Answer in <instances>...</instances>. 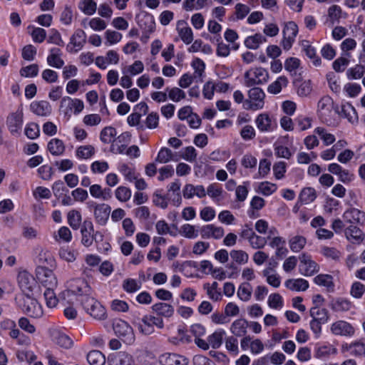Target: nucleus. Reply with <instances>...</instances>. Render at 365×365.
Masks as SVG:
<instances>
[{
  "instance_id": "53",
  "label": "nucleus",
  "mask_w": 365,
  "mask_h": 365,
  "mask_svg": "<svg viewBox=\"0 0 365 365\" xmlns=\"http://www.w3.org/2000/svg\"><path fill=\"white\" fill-rule=\"evenodd\" d=\"M117 135L116 130L110 126L104 128L101 132V140L104 143H113Z\"/></svg>"
},
{
  "instance_id": "59",
  "label": "nucleus",
  "mask_w": 365,
  "mask_h": 365,
  "mask_svg": "<svg viewBox=\"0 0 365 365\" xmlns=\"http://www.w3.org/2000/svg\"><path fill=\"white\" fill-rule=\"evenodd\" d=\"M118 170L130 182L134 181L136 179L137 175L135 169L125 163L120 164Z\"/></svg>"
},
{
  "instance_id": "64",
  "label": "nucleus",
  "mask_w": 365,
  "mask_h": 365,
  "mask_svg": "<svg viewBox=\"0 0 365 365\" xmlns=\"http://www.w3.org/2000/svg\"><path fill=\"white\" fill-rule=\"evenodd\" d=\"M197 156V150L193 146L184 148L180 154V157L185 160L193 163L196 160Z\"/></svg>"
},
{
  "instance_id": "12",
  "label": "nucleus",
  "mask_w": 365,
  "mask_h": 365,
  "mask_svg": "<svg viewBox=\"0 0 365 365\" xmlns=\"http://www.w3.org/2000/svg\"><path fill=\"white\" fill-rule=\"evenodd\" d=\"M283 39L282 46L284 50H289L298 33V26L294 21H289L285 24L282 31Z\"/></svg>"
},
{
  "instance_id": "47",
  "label": "nucleus",
  "mask_w": 365,
  "mask_h": 365,
  "mask_svg": "<svg viewBox=\"0 0 365 365\" xmlns=\"http://www.w3.org/2000/svg\"><path fill=\"white\" fill-rule=\"evenodd\" d=\"M48 150L53 155H60L63 153L65 146L61 140L53 138L48 143Z\"/></svg>"
},
{
  "instance_id": "45",
  "label": "nucleus",
  "mask_w": 365,
  "mask_h": 365,
  "mask_svg": "<svg viewBox=\"0 0 365 365\" xmlns=\"http://www.w3.org/2000/svg\"><path fill=\"white\" fill-rule=\"evenodd\" d=\"M262 275L266 277L267 282L273 287H279L281 284V278L271 268H266L262 271Z\"/></svg>"
},
{
  "instance_id": "29",
  "label": "nucleus",
  "mask_w": 365,
  "mask_h": 365,
  "mask_svg": "<svg viewBox=\"0 0 365 365\" xmlns=\"http://www.w3.org/2000/svg\"><path fill=\"white\" fill-rule=\"evenodd\" d=\"M301 46L306 56L312 60V64L316 66H320L322 64L321 58L317 56L314 48L308 41L303 40L301 41Z\"/></svg>"
},
{
  "instance_id": "55",
  "label": "nucleus",
  "mask_w": 365,
  "mask_h": 365,
  "mask_svg": "<svg viewBox=\"0 0 365 365\" xmlns=\"http://www.w3.org/2000/svg\"><path fill=\"white\" fill-rule=\"evenodd\" d=\"M173 160V153L171 150L168 148H162L155 158V161L159 163H167Z\"/></svg>"
},
{
  "instance_id": "42",
  "label": "nucleus",
  "mask_w": 365,
  "mask_h": 365,
  "mask_svg": "<svg viewBox=\"0 0 365 365\" xmlns=\"http://www.w3.org/2000/svg\"><path fill=\"white\" fill-rule=\"evenodd\" d=\"M252 291L250 283L244 282L239 286L237 294L240 300L248 302L251 299Z\"/></svg>"
},
{
  "instance_id": "56",
  "label": "nucleus",
  "mask_w": 365,
  "mask_h": 365,
  "mask_svg": "<svg viewBox=\"0 0 365 365\" xmlns=\"http://www.w3.org/2000/svg\"><path fill=\"white\" fill-rule=\"evenodd\" d=\"M95 153V148L91 145H81L76 149V156L81 159H88Z\"/></svg>"
},
{
  "instance_id": "32",
  "label": "nucleus",
  "mask_w": 365,
  "mask_h": 365,
  "mask_svg": "<svg viewBox=\"0 0 365 365\" xmlns=\"http://www.w3.org/2000/svg\"><path fill=\"white\" fill-rule=\"evenodd\" d=\"M48 64L56 68H61L64 65V61L61 58V52L59 48H54L50 50V53L47 57Z\"/></svg>"
},
{
  "instance_id": "57",
  "label": "nucleus",
  "mask_w": 365,
  "mask_h": 365,
  "mask_svg": "<svg viewBox=\"0 0 365 365\" xmlns=\"http://www.w3.org/2000/svg\"><path fill=\"white\" fill-rule=\"evenodd\" d=\"M218 284L216 282H212L211 284H205L203 287L207 292V294L214 301H219L221 299L220 292L217 290Z\"/></svg>"
},
{
  "instance_id": "30",
  "label": "nucleus",
  "mask_w": 365,
  "mask_h": 365,
  "mask_svg": "<svg viewBox=\"0 0 365 365\" xmlns=\"http://www.w3.org/2000/svg\"><path fill=\"white\" fill-rule=\"evenodd\" d=\"M284 285L289 290L294 292H304L309 288L308 281L302 278L287 279Z\"/></svg>"
},
{
  "instance_id": "50",
  "label": "nucleus",
  "mask_w": 365,
  "mask_h": 365,
  "mask_svg": "<svg viewBox=\"0 0 365 365\" xmlns=\"http://www.w3.org/2000/svg\"><path fill=\"white\" fill-rule=\"evenodd\" d=\"M346 349L355 356H361L365 354V343L360 341L351 343L346 346Z\"/></svg>"
},
{
  "instance_id": "5",
  "label": "nucleus",
  "mask_w": 365,
  "mask_h": 365,
  "mask_svg": "<svg viewBox=\"0 0 365 365\" xmlns=\"http://www.w3.org/2000/svg\"><path fill=\"white\" fill-rule=\"evenodd\" d=\"M268 79V71L261 67L250 69L245 73V85L247 87L265 83Z\"/></svg>"
},
{
  "instance_id": "8",
  "label": "nucleus",
  "mask_w": 365,
  "mask_h": 365,
  "mask_svg": "<svg viewBox=\"0 0 365 365\" xmlns=\"http://www.w3.org/2000/svg\"><path fill=\"white\" fill-rule=\"evenodd\" d=\"M334 101L329 96L322 97L317 103V114L323 122L329 123L333 115Z\"/></svg>"
},
{
  "instance_id": "18",
  "label": "nucleus",
  "mask_w": 365,
  "mask_h": 365,
  "mask_svg": "<svg viewBox=\"0 0 365 365\" xmlns=\"http://www.w3.org/2000/svg\"><path fill=\"white\" fill-rule=\"evenodd\" d=\"M330 329L334 335L352 336L354 334V327L349 323L342 320L333 323Z\"/></svg>"
},
{
  "instance_id": "9",
  "label": "nucleus",
  "mask_w": 365,
  "mask_h": 365,
  "mask_svg": "<svg viewBox=\"0 0 365 365\" xmlns=\"http://www.w3.org/2000/svg\"><path fill=\"white\" fill-rule=\"evenodd\" d=\"M68 290L63 292V294L72 293L83 297H88L91 294V288L88 282L83 279H75L68 282Z\"/></svg>"
},
{
  "instance_id": "31",
  "label": "nucleus",
  "mask_w": 365,
  "mask_h": 365,
  "mask_svg": "<svg viewBox=\"0 0 365 365\" xmlns=\"http://www.w3.org/2000/svg\"><path fill=\"white\" fill-rule=\"evenodd\" d=\"M177 31L181 40L186 44L193 41V33L190 27L183 21H178Z\"/></svg>"
},
{
  "instance_id": "14",
  "label": "nucleus",
  "mask_w": 365,
  "mask_h": 365,
  "mask_svg": "<svg viewBox=\"0 0 365 365\" xmlns=\"http://www.w3.org/2000/svg\"><path fill=\"white\" fill-rule=\"evenodd\" d=\"M86 42V34L81 29H76L70 38L67 49L71 53H77L83 48Z\"/></svg>"
},
{
  "instance_id": "44",
  "label": "nucleus",
  "mask_w": 365,
  "mask_h": 365,
  "mask_svg": "<svg viewBox=\"0 0 365 365\" xmlns=\"http://www.w3.org/2000/svg\"><path fill=\"white\" fill-rule=\"evenodd\" d=\"M68 225L73 230H77L81 224L82 216L81 212L76 210H71L67 214Z\"/></svg>"
},
{
  "instance_id": "15",
  "label": "nucleus",
  "mask_w": 365,
  "mask_h": 365,
  "mask_svg": "<svg viewBox=\"0 0 365 365\" xmlns=\"http://www.w3.org/2000/svg\"><path fill=\"white\" fill-rule=\"evenodd\" d=\"M22 124L23 111L21 110L12 112L7 116L6 125L13 135L20 133Z\"/></svg>"
},
{
  "instance_id": "60",
  "label": "nucleus",
  "mask_w": 365,
  "mask_h": 365,
  "mask_svg": "<svg viewBox=\"0 0 365 365\" xmlns=\"http://www.w3.org/2000/svg\"><path fill=\"white\" fill-rule=\"evenodd\" d=\"M316 192L312 187L304 188L299 195V199L302 202L308 204L313 202L316 199Z\"/></svg>"
},
{
  "instance_id": "16",
  "label": "nucleus",
  "mask_w": 365,
  "mask_h": 365,
  "mask_svg": "<svg viewBox=\"0 0 365 365\" xmlns=\"http://www.w3.org/2000/svg\"><path fill=\"white\" fill-rule=\"evenodd\" d=\"M93 225L90 220H85L81 227V243L85 247H90L93 240L97 239V233H93Z\"/></svg>"
},
{
  "instance_id": "7",
  "label": "nucleus",
  "mask_w": 365,
  "mask_h": 365,
  "mask_svg": "<svg viewBox=\"0 0 365 365\" xmlns=\"http://www.w3.org/2000/svg\"><path fill=\"white\" fill-rule=\"evenodd\" d=\"M83 108V102L78 98H71L69 96H64L60 103V110L65 115L68 116H71L72 113L75 115H78Z\"/></svg>"
},
{
  "instance_id": "38",
  "label": "nucleus",
  "mask_w": 365,
  "mask_h": 365,
  "mask_svg": "<svg viewBox=\"0 0 365 365\" xmlns=\"http://www.w3.org/2000/svg\"><path fill=\"white\" fill-rule=\"evenodd\" d=\"M78 8L85 15L91 16L97 10V4L94 0H80Z\"/></svg>"
},
{
  "instance_id": "25",
  "label": "nucleus",
  "mask_w": 365,
  "mask_h": 365,
  "mask_svg": "<svg viewBox=\"0 0 365 365\" xmlns=\"http://www.w3.org/2000/svg\"><path fill=\"white\" fill-rule=\"evenodd\" d=\"M108 362L109 365H131L133 358L130 354L120 351L109 356Z\"/></svg>"
},
{
  "instance_id": "40",
  "label": "nucleus",
  "mask_w": 365,
  "mask_h": 365,
  "mask_svg": "<svg viewBox=\"0 0 365 365\" xmlns=\"http://www.w3.org/2000/svg\"><path fill=\"white\" fill-rule=\"evenodd\" d=\"M307 244V239L302 235H295L289 240V246L293 252H299Z\"/></svg>"
},
{
  "instance_id": "62",
  "label": "nucleus",
  "mask_w": 365,
  "mask_h": 365,
  "mask_svg": "<svg viewBox=\"0 0 365 365\" xmlns=\"http://www.w3.org/2000/svg\"><path fill=\"white\" fill-rule=\"evenodd\" d=\"M106 45L110 46L120 42L122 39V34L113 30H107L105 34Z\"/></svg>"
},
{
  "instance_id": "19",
  "label": "nucleus",
  "mask_w": 365,
  "mask_h": 365,
  "mask_svg": "<svg viewBox=\"0 0 365 365\" xmlns=\"http://www.w3.org/2000/svg\"><path fill=\"white\" fill-rule=\"evenodd\" d=\"M225 234L224 229L221 227H217L215 225L210 224L204 225L200 229V235L203 239L214 238L220 239Z\"/></svg>"
},
{
  "instance_id": "24",
  "label": "nucleus",
  "mask_w": 365,
  "mask_h": 365,
  "mask_svg": "<svg viewBox=\"0 0 365 365\" xmlns=\"http://www.w3.org/2000/svg\"><path fill=\"white\" fill-rule=\"evenodd\" d=\"M133 324L143 334L149 335L154 332V327L151 324V315H145L142 319H136Z\"/></svg>"
},
{
  "instance_id": "51",
  "label": "nucleus",
  "mask_w": 365,
  "mask_h": 365,
  "mask_svg": "<svg viewBox=\"0 0 365 365\" xmlns=\"http://www.w3.org/2000/svg\"><path fill=\"white\" fill-rule=\"evenodd\" d=\"M365 73V66L361 64H356L350 68L346 71L347 78L350 80H356L361 78Z\"/></svg>"
},
{
  "instance_id": "2",
  "label": "nucleus",
  "mask_w": 365,
  "mask_h": 365,
  "mask_svg": "<svg viewBox=\"0 0 365 365\" xmlns=\"http://www.w3.org/2000/svg\"><path fill=\"white\" fill-rule=\"evenodd\" d=\"M37 296L17 297L16 301L19 307L27 315L39 318L43 315V309L41 305L37 302L36 297Z\"/></svg>"
},
{
  "instance_id": "3",
  "label": "nucleus",
  "mask_w": 365,
  "mask_h": 365,
  "mask_svg": "<svg viewBox=\"0 0 365 365\" xmlns=\"http://www.w3.org/2000/svg\"><path fill=\"white\" fill-rule=\"evenodd\" d=\"M265 93L259 87H254L248 91V98L244 101L243 107L246 110H259L264 106Z\"/></svg>"
},
{
  "instance_id": "27",
  "label": "nucleus",
  "mask_w": 365,
  "mask_h": 365,
  "mask_svg": "<svg viewBox=\"0 0 365 365\" xmlns=\"http://www.w3.org/2000/svg\"><path fill=\"white\" fill-rule=\"evenodd\" d=\"M248 322L245 319H237L230 325V331L235 336L241 337L247 334Z\"/></svg>"
},
{
  "instance_id": "11",
  "label": "nucleus",
  "mask_w": 365,
  "mask_h": 365,
  "mask_svg": "<svg viewBox=\"0 0 365 365\" xmlns=\"http://www.w3.org/2000/svg\"><path fill=\"white\" fill-rule=\"evenodd\" d=\"M36 274L38 280L46 288H55L57 287V278L53 272L45 267H38Z\"/></svg>"
},
{
  "instance_id": "17",
  "label": "nucleus",
  "mask_w": 365,
  "mask_h": 365,
  "mask_svg": "<svg viewBox=\"0 0 365 365\" xmlns=\"http://www.w3.org/2000/svg\"><path fill=\"white\" fill-rule=\"evenodd\" d=\"M342 217L347 223L365 225V212L357 208L351 207L346 210Z\"/></svg>"
},
{
  "instance_id": "26",
  "label": "nucleus",
  "mask_w": 365,
  "mask_h": 365,
  "mask_svg": "<svg viewBox=\"0 0 365 365\" xmlns=\"http://www.w3.org/2000/svg\"><path fill=\"white\" fill-rule=\"evenodd\" d=\"M182 192L184 197L187 199L192 198L194 196L202 198L206 195L205 189L202 185L194 186L192 184L185 185Z\"/></svg>"
},
{
  "instance_id": "54",
  "label": "nucleus",
  "mask_w": 365,
  "mask_h": 365,
  "mask_svg": "<svg viewBox=\"0 0 365 365\" xmlns=\"http://www.w3.org/2000/svg\"><path fill=\"white\" fill-rule=\"evenodd\" d=\"M232 259L239 264H245L249 260L248 254L242 250H232L230 252Z\"/></svg>"
},
{
  "instance_id": "35",
  "label": "nucleus",
  "mask_w": 365,
  "mask_h": 365,
  "mask_svg": "<svg viewBox=\"0 0 365 365\" xmlns=\"http://www.w3.org/2000/svg\"><path fill=\"white\" fill-rule=\"evenodd\" d=\"M341 113L342 116L346 118L351 124L354 125L358 123L359 118L357 113L351 104L346 103L341 105Z\"/></svg>"
},
{
  "instance_id": "4",
  "label": "nucleus",
  "mask_w": 365,
  "mask_h": 365,
  "mask_svg": "<svg viewBox=\"0 0 365 365\" xmlns=\"http://www.w3.org/2000/svg\"><path fill=\"white\" fill-rule=\"evenodd\" d=\"M81 303L86 310L93 318L97 320H104L106 319V312L105 308L93 297L88 296L80 299Z\"/></svg>"
},
{
  "instance_id": "22",
  "label": "nucleus",
  "mask_w": 365,
  "mask_h": 365,
  "mask_svg": "<svg viewBox=\"0 0 365 365\" xmlns=\"http://www.w3.org/2000/svg\"><path fill=\"white\" fill-rule=\"evenodd\" d=\"M31 110L38 116L46 117L51 115L52 107L47 101H34L30 105Z\"/></svg>"
},
{
  "instance_id": "33",
  "label": "nucleus",
  "mask_w": 365,
  "mask_h": 365,
  "mask_svg": "<svg viewBox=\"0 0 365 365\" xmlns=\"http://www.w3.org/2000/svg\"><path fill=\"white\" fill-rule=\"evenodd\" d=\"M90 194L92 197L96 199H101L108 200L111 197V192L110 189H103L98 184H94L90 186Z\"/></svg>"
},
{
  "instance_id": "61",
  "label": "nucleus",
  "mask_w": 365,
  "mask_h": 365,
  "mask_svg": "<svg viewBox=\"0 0 365 365\" xmlns=\"http://www.w3.org/2000/svg\"><path fill=\"white\" fill-rule=\"evenodd\" d=\"M180 234L184 237L188 239H195L198 236V231L194 225L185 224L180 227Z\"/></svg>"
},
{
  "instance_id": "6",
  "label": "nucleus",
  "mask_w": 365,
  "mask_h": 365,
  "mask_svg": "<svg viewBox=\"0 0 365 365\" xmlns=\"http://www.w3.org/2000/svg\"><path fill=\"white\" fill-rule=\"evenodd\" d=\"M299 271L305 277H311L319 272V265L312 259L311 255L302 253L299 256Z\"/></svg>"
},
{
  "instance_id": "48",
  "label": "nucleus",
  "mask_w": 365,
  "mask_h": 365,
  "mask_svg": "<svg viewBox=\"0 0 365 365\" xmlns=\"http://www.w3.org/2000/svg\"><path fill=\"white\" fill-rule=\"evenodd\" d=\"M266 41V38L261 34H255L246 38L245 45L250 49H257L260 44Z\"/></svg>"
},
{
  "instance_id": "49",
  "label": "nucleus",
  "mask_w": 365,
  "mask_h": 365,
  "mask_svg": "<svg viewBox=\"0 0 365 365\" xmlns=\"http://www.w3.org/2000/svg\"><path fill=\"white\" fill-rule=\"evenodd\" d=\"M87 361L91 365H103L106 358L100 351L93 350L87 354Z\"/></svg>"
},
{
  "instance_id": "28",
  "label": "nucleus",
  "mask_w": 365,
  "mask_h": 365,
  "mask_svg": "<svg viewBox=\"0 0 365 365\" xmlns=\"http://www.w3.org/2000/svg\"><path fill=\"white\" fill-rule=\"evenodd\" d=\"M351 302L349 299L342 297L334 298L329 304V307L336 312H347L351 309Z\"/></svg>"
},
{
  "instance_id": "20",
  "label": "nucleus",
  "mask_w": 365,
  "mask_h": 365,
  "mask_svg": "<svg viewBox=\"0 0 365 365\" xmlns=\"http://www.w3.org/2000/svg\"><path fill=\"white\" fill-rule=\"evenodd\" d=\"M346 16V14L342 11L339 6L333 4L327 9L326 24H329V26H333L335 24L339 23L340 19Z\"/></svg>"
},
{
  "instance_id": "13",
  "label": "nucleus",
  "mask_w": 365,
  "mask_h": 365,
  "mask_svg": "<svg viewBox=\"0 0 365 365\" xmlns=\"http://www.w3.org/2000/svg\"><path fill=\"white\" fill-rule=\"evenodd\" d=\"M255 123L257 129L262 133H271L274 131L277 126L276 120L271 117L267 113L259 114L256 117Z\"/></svg>"
},
{
  "instance_id": "63",
  "label": "nucleus",
  "mask_w": 365,
  "mask_h": 365,
  "mask_svg": "<svg viewBox=\"0 0 365 365\" xmlns=\"http://www.w3.org/2000/svg\"><path fill=\"white\" fill-rule=\"evenodd\" d=\"M222 188L216 183L210 184L207 187L206 192V194L215 201H220L222 199Z\"/></svg>"
},
{
  "instance_id": "10",
  "label": "nucleus",
  "mask_w": 365,
  "mask_h": 365,
  "mask_svg": "<svg viewBox=\"0 0 365 365\" xmlns=\"http://www.w3.org/2000/svg\"><path fill=\"white\" fill-rule=\"evenodd\" d=\"M113 330L117 335L123 338L125 342L132 344L134 341L133 328L127 322L120 319H115L113 322Z\"/></svg>"
},
{
  "instance_id": "52",
  "label": "nucleus",
  "mask_w": 365,
  "mask_h": 365,
  "mask_svg": "<svg viewBox=\"0 0 365 365\" xmlns=\"http://www.w3.org/2000/svg\"><path fill=\"white\" fill-rule=\"evenodd\" d=\"M314 132L321 138L325 145L332 144L336 140L334 135L329 133L324 128L317 127Z\"/></svg>"
},
{
  "instance_id": "37",
  "label": "nucleus",
  "mask_w": 365,
  "mask_h": 365,
  "mask_svg": "<svg viewBox=\"0 0 365 365\" xmlns=\"http://www.w3.org/2000/svg\"><path fill=\"white\" fill-rule=\"evenodd\" d=\"M346 239L351 242L360 243L362 240V231L356 226L350 225L344 231Z\"/></svg>"
},
{
  "instance_id": "58",
  "label": "nucleus",
  "mask_w": 365,
  "mask_h": 365,
  "mask_svg": "<svg viewBox=\"0 0 365 365\" xmlns=\"http://www.w3.org/2000/svg\"><path fill=\"white\" fill-rule=\"evenodd\" d=\"M123 71L130 76H136L142 73L144 71V65L141 61H135L131 65L125 67Z\"/></svg>"
},
{
  "instance_id": "39",
  "label": "nucleus",
  "mask_w": 365,
  "mask_h": 365,
  "mask_svg": "<svg viewBox=\"0 0 365 365\" xmlns=\"http://www.w3.org/2000/svg\"><path fill=\"white\" fill-rule=\"evenodd\" d=\"M288 84V79L284 76H281L275 81L272 83L267 87V91L272 94L279 93Z\"/></svg>"
},
{
  "instance_id": "46",
  "label": "nucleus",
  "mask_w": 365,
  "mask_h": 365,
  "mask_svg": "<svg viewBox=\"0 0 365 365\" xmlns=\"http://www.w3.org/2000/svg\"><path fill=\"white\" fill-rule=\"evenodd\" d=\"M53 341L59 346L64 349H69L72 346V340L65 334L55 331L53 335Z\"/></svg>"
},
{
  "instance_id": "41",
  "label": "nucleus",
  "mask_w": 365,
  "mask_h": 365,
  "mask_svg": "<svg viewBox=\"0 0 365 365\" xmlns=\"http://www.w3.org/2000/svg\"><path fill=\"white\" fill-rule=\"evenodd\" d=\"M314 282L319 286L326 287L329 291H333L334 289V284L331 275L324 274H318L314 278Z\"/></svg>"
},
{
  "instance_id": "43",
  "label": "nucleus",
  "mask_w": 365,
  "mask_h": 365,
  "mask_svg": "<svg viewBox=\"0 0 365 365\" xmlns=\"http://www.w3.org/2000/svg\"><path fill=\"white\" fill-rule=\"evenodd\" d=\"M310 316L312 319L323 323H327L329 317L327 309L319 307H313L311 308Z\"/></svg>"
},
{
  "instance_id": "36",
  "label": "nucleus",
  "mask_w": 365,
  "mask_h": 365,
  "mask_svg": "<svg viewBox=\"0 0 365 365\" xmlns=\"http://www.w3.org/2000/svg\"><path fill=\"white\" fill-rule=\"evenodd\" d=\"M226 332L222 329L215 330L212 334L207 336V341L212 349H218L221 346L223 342L224 337Z\"/></svg>"
},
{
  "instance_id": "23",
  "label": "nucleus",
  "mask_w": 365,
  "mask_h": 365,
  "mask_svg": "<svg viewBox=\"0 0 365 365\" xmlns=\"http://www.w3.org/2000/svg\"><path fill=\"white\" fill-rule=\"evenodd\" d=\"M188 359L177 354H165L160 357L163 365H187Z\"/></svg>"
},
{
  "instance_id": "1",
  "label": "nucleus",
  "mask_w": 365,
  "mask_h": 365,
  "mask_svg": "<svg viewBox=\"0 0 365 365\" xmlns=\"http://www.w3.org/2000/svg\"><path fill=\"white\" fill-rule=\"evenodd\" d=\"M18 285L22 292L19 297L38 296V287L34 276L26 270L19 272L17 277Z\"/></svg>"
},
{
  "instance_id": "34",
  "label": "nucleus",
  "mask_w": 365,
  "mask_h": 365,
  "mask_svg": "<svg viewBox=\"0 0 365 365\" xmlns=\"http://www.w3.org/2000/svg\"><path fill=\"white\" fill-rule=\"evenodd\" d=\"M152 309L157 314L166 318L171 317L174 314L173 307L164 302H159L153 304L152 306Z\"/></svg>"
},
{
  "instance_id": "21",
  "label": "nucleus",
  "mask_w": 365,
  "mask_h": 365,
  "mask_svg": "<svg viewBox=\"0 0 365 365\" xmlns=\"http://www.w3.org/2000/svg\"><path fill=\"white\" fill-rule=\"evenodd\" d=\"M110 210V207L108 205L105 203L99 204L93 210L96 222L101 225H105L109 218Z\"/></svg>"
}]
</instances>
